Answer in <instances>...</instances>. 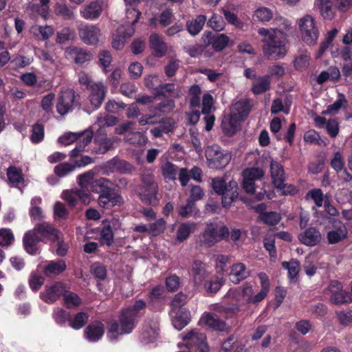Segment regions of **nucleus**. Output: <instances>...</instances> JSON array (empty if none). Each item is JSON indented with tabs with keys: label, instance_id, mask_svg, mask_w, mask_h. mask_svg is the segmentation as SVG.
I'll return each instance as SVG.
<instances>
[{
	"label": "nucleus",
	"instance_id": "1",
	"mask_svg": "<svg viewBox=\"0 0 352 352\" xmlns=\"http://www.w3.org/2000/svg\"><path fill=\"white\" fill-rule=\"evenodd\" d=\"M148 302L142 299L136 300L133 305L120 309L118 319L107 322V336L111 342H116L120 336L129 335L135 329L140 318L148 304L151 310H158L162 300L154 298H147Z\"/></svg>",
	"mask_w": 352,
	"mask_h": 352
},
{
	"label": "nucleus",
	"instance_id": "2",
	"mask_svg": "<svg viewBox=\"0 0 352 352\" xmlns=\"http://www.w3.org/2000/svg\"><path fill=\"white\" fill-rule=\"evenodd\" d=\"M273 23L276 25L274 28H259L258 33L263 36V52L269 59L277 60L283 58L286 53L285 45L287 43L286 34L284 30L290 28V23L284 17L275 16Z\"/></svg>",
	"mask_w": 352,
	"mask_h": 352
},
{
	"label": "nucleus",
	"instance_id": "3",
	"mask_svg": "<svg viewBox=\"0 0 352 352\" xmlns=\"http://www.w3.org/2000/svg\"><path fill=\"white\" fill-rule=\"evenodd\" d=\"M111 182L106 178L100 177L93 184V192L99 194L98 204L105 209L115 206H120L124 199L120 191L109 186Z\"/></svg>",
	"mask_w": 352,
	"mask_h": 352
},
{
	"label": "nucleus",
	"instance_id": "4",
	"mask_svg": "<svg viewBox=\"0 0 352 352\" xmlns=\"http://www.w3.org/2000/svg\"><path fill=\"white\" fill-rule=\"evenodd\" d=\"M212 186L214 192L222 196V206L228 208L239 198V188L236 182L230 180L228 183L222 177L212 179Z\"/></svg>",
	"mask_w": 352,
	"mask_h": 352
},
{
	"label": "nucleus",
	"instance_id": "5",
	"mask_svg": "<svg viewBox=\"0 0 352 352\" xmlns=\"http://www.w3.org/2000/svg\"><path fill=\"white\" fill-rule=\"evenodd\" d=\"M93 138L91 131H84L80 133L68 132L59 137L58 142L65 146L69 145L76 141H79L76 146L71 151L69 156L72 159L76 158L84 151Z\"/></svg>",
	"mask_w": 352,
	"mask_h": 352
},
{
	"label": "nucleus",
	"instance_id": "6",
	"mask_svg": "<svg viewBox=\"0 0 352 352\" xmlns=\"http://www.w3.org/2000/svg\"><path fill=\"white\" fill-rule=\"evenodd\" d=\"M80 95L73 89L61 90L56 105V111L60 115L64 116L75 108H80Z\"/></svg>",
	"mask_w": 352,
	"mask_h": 352
},
{
	"label": "nucleus",
	"instance_id": "7",
	"mask_svg": "<svg viewBox=\"0 0 352 352\" xmlns=\"http://www.w3.org/2000/svg\"><path fill=\"white\" fill-rule=\"evenodd\" d=\"M205 155L210 168L221 169L225 168L231 160V155L227 151H223L217 145L208 146Z\"/></svg>",
	"mask_w": 352,
	"mask_h": 352
},
{
	"label": "nucleus",
	"instance_id": "8",
	"mask_svg": "<svg viewBox=\"0 0 352 352\" xmlns=\"http://www.w3.org/2000/svg\"><path fill=\"white\" fill-rule=\"evenodd\" d=\"M183 340L190 352H208L206 336L197 329L191 330L182 334Z\"/></svg>",
	"mask_w": 352,
	"mask_h": 352
},
{
	"label": "nucleus",
	"instance_id": "9",
	"mask_svg": "<svg viewBox=\"0 0 352 352\" xmlns=\"http://www.w3.org/2000/svg\"><path fill=\"white\" fill-rule=\"evenodd\" d=\"M302 39L307 45H314L318 38L319 32L316 27L314 19L310 15H306L299 21Z\"/></svg>",
	"mask_w": 352,
	"mask_h": 352
},
{
	"label": "nucleus",
	"instance_id": "10",
	"mask_svg": "<svg viewBox=\"0 0 352 352\" xmlns=\"http://www.w3.org/2000/svg\"><path fill=\"white\" fill-rule=\"evenodd\" d=\"M229 235V230L226 226L218 229L213 224L208 225L202 234V243L206 247H211L222 239Z\"/></svg>",
	"mask_w": 352,
	"mask_h": 352
},
{
	"label": "nucleus",
	"instance_id": "11",
	"mask_svg": "<svg viewBox=\"0 0 352 352\" xmlns=\"http://www.w3.org/2000/svg\"><path fill=\"white\" fill-rule=\"evenodd\" d=\"M32 231L41 239L42 242L49 241L55 242L61 235V232L55 226L47 221L36 223L32 229Z\"/></svg>",
	"mask_w": 352,
	"mask_h": 352
},
{
	"label": "nucleus",
	"instance_id": "12",
	"mask_svg": "<svg viewBox=\"0 0 352 352\" xmlns=\"http://www.w3.org/2000/svg\"><path fill=\"white\" fill-rule=\"evenodd\" d=\"M342 288V284L338 280L331 281L329 290L331 294L329 300L332 304L339 305L352 301L350 293Z\"/></svg>",
	"mask_w": 352,
	"mask_h": 352
},
{
	"label": "nucleus",
	"instance_id": "13",
	"mask_svg": "<svg viewBox=\"0 0 352 352\" xmlns=\"http://www.w3.org/2000/svg\"><path fill=\"white\" fill-rule=\"evenodd\" d=\"M65 56L67 59L72 60L76 64L82 65L91 60L93 54L86 49L73 46L66 49Z\"/></svg>",
	"mask_w": 352,
	"mask_h": 352
},
{
	"label": "nucleus",
	"instance_id": "14",
	"mask_svg": "<svg viewBox=\"0 0 352 352\" xmlns=\"http://www.w3.org/2000/svg\"><path fill=\"white\" fill-rule=\"evenodd\" d=\"M88 89L90 91L89 96V102L94 109H97L103 102L107 92V89L102 82H96Z\"/></svg>",
	"mask_w": 352,
	"mask_h": 352
},
{
	"label": "nucleus",
	"instance_id": "15",
	"mask_svg": "<svg viewBox=\"0 0 352 352\" xmlns=\"http://www.w3.org/2000/svg\"><path fill=\"white\" fill-rule=\"evenodd\" d=\"M334 230L327 233V239L329 244L338 243L347 238L348 231L346 226L339 220H334L333 223Z\"/></svg>",
	"mask_w": 352,
	"mask_h": 352
},
{
	"label": "nucleus",
	"instance_id": "16",
	"mask_svg": "<svg viewBox=\"0 0 352 352\" xmlns=\"http://www.w3.org/2000/svg\"><path fill=\"white\" fill-rule=\"evenodd\" d=\"M204 42L207 45H211L215 52H221L228 45L229 37L225 34H213L211 32H206L204 34Z\"/></svg>",
	"mask_w": 352,
	"mask_h": 352
},
{
	"label": "nucleus",
	"instance_id": "17",
	"mask_svg": "<svg viewBox=\"0 0 352 352\" xmlns=\"http://www.w3.org/2000/svg\"><path fill=\"white\" fill-rule=\"evenodd\" d=\"M78 34L84 43L96 45L99 41L100 30L96 25H82L78 29Z\"/></svg>",
	"mask_w": 352,
	"mask_h": 352
},
{
	"label": "nucleus",
	"instance_id": "18",
	"mask_svg": "<svg viewBox=\"0 0 352 352\" xmlns=\"http://www.w3.org/2000/svg\"><path fill=\"white\" fill-rule=\"evenodd\" d=\"M191 276L195 286H201L209 278L206 264L200 260H195L191 266Z\"/></svg>",
	"mask_w": 352,
	"mask_h": 352
},
{
	"label": "nucleus",
	"instance_id": "19",
	"mask_svg": "<svg viewBox=\"0 0 352 352\" xmlns=\"http://www.w3.org/2000/svg\"><path fill=\"white\" fill-rule=\"evenodd\" d=\"M104 325L100 320L90 322L84 330V336L89 342L99 341L104 336Z\"/></svg>",
	"mask_w": 352,
	"mask_h": 352
},
{
	"label": "nucleus",
	"instance_id": "20",
	"mask_svg": "<svg viewBox=\"0 0 352 352\" xmlns=\"http://www.w3.org/2000/svg\"><path fill=\"white\" fill-rule=\"evenodd\" d=\"M139 198L144 205L157 206L160 199V196L158 195V185L141 187Z\"/></svg>",
	"mask_w": 352,
	"mask_h": 352
},
{
	"label": "nucleus",
	"instance_id": "21",
	"mask_svg": "<svg viewBox=\"0 0 352 352\" xmlns=\"http://www.w3.org/2000/svg\"><path fill=\"white\" fill-rule=\"evenodd\" d=\"M299 241L307 246L313 247L318 245L322 240L319 230L315 227H309L298 234Z\"/></svg>",
	"mask_w": 352,
	"mask_h": 352
},
{
	"label": "nucleus",
	"instance_id": "22",
	"mask_svg": "<svg viewBox=\"0 0 352 352\" xmlns=\"http://www.w3.org/2000/svg\"><path fill=\"white\" fill-rule=\"evenodd\" d=\"M241 122L240 119L237 118L234 113H230L225 115L221 124L223 134L228 137L234 135L240 126Z\"/></svg>",
	"mask_w": 352,
	"mask_h": 352
},
{
	"label": "nucleus",
	"instance_id": "23",
	"mask_svg": "<svg viewBox=\"0 0 352 352\" xmlns=\"http://www.w3.org/2000/svg\"><path fill=\"white\" fill-rule=\"evenodd\" d=\"M66 291L64 283L56 282L50 286H45V290L42 294L43 299L46 302H54L56 301L61 296H64Z\"/></svg>",
	"mask_w": 352,
	"mask_h": 352
},
{
	"label": "nucleus",
	"instance_id": "24",
	"mask_svg": "<svg viewBox=\"0 0 352 352\" xmlns=\"http://www.w3.org/2000/svg\"><path fill=\"white\" fill-rule=\"evenodd\" d=\"M258 278L261 282V291L253 296L250 298H247L246 301L248 303L258 304L263 301L267 296L270 289V283L268 276L265 272H260L258 274Z\"/></svg>",
	"mask_w": 352,
	"mask_h": 352
},
{
	"label": "nucleus",
	"instance_id": "25",
	"mask_svg": "<svg viewBox=\"0 0 352 352\" xmlns=\"http://www.w3.org/2000/svg\"><path fill=\"white\" fill-rule=\"evenodd\" d=\"M103 4V0L91 1L83 9L80 10V14L85 19L95 20L100 16L102 12Z\"/></svg>",
	"mask_w": 352,
	"mask_h": 352
},
{
	"label": "nucleus",
	"instance_id": "26",
	"mask_svg": "<svg viewBox=\"0 0 352 352\" xmlns=\"http://www.w3.org/2000/svg\"><path fill=\"white\" fill-rule=\"evenodd\" d=\"M270 171L272 183L276 189H281L285 186V173L283 166L278 162L272 160Z\"/></svg>",
	"mask_w": 352,
	"mask_h": 352
},
{
	"label": "nucleus",
	"instance_id": "27",
	"mask_svg": "<svg viewBox=\"0 0 352 352\" xmlns=\"http://www.w3.org/2000/svg\"><path fill=\"white\" fill-rule=\"evenodd\" d=\"M41 241V239L32 230L26 232L23 237V248L26 252L30 255H36L38 253L39 250L38 244Z\"/></svg>",
	"mask_w": 352,
	"mask_h": 352
},
{
	"label": "nucleus",
	"instance_id": "28",
	"mask_svg": "<svg viewBox=\"0 0 352 352\" xmlns=\"http://www.w3.org/2000/svg\"><path fill=\"white\" fill-rule=\"evenodd\" d=\"M149 45L153 54L158 58L163 57L167 52V45L157 33H152L149 37Z\"/></svg>",
	"mask_w": 352,
	"mask_h": 352
},
{
	"label": "nucleus",
	"instance_id": "29",
	"mask_svg": "<svg viewBox=\"0 0 352 352\" xmlns=\"http://www.w3.org/2000/svg\"><path fill=\"white\" fill-rule=\"evenodd\" d=\"M67 269L66 262L63 259L51 261L43 268V274L49 278L59 276Z\"/></svg>",
	"mask_w": 352,
	"mask_h": 352
},
{
	"label": "nucleus",
	"instance_id": "30",
	"mask_svg": "<svg viewBox=\"0 0 352 352\" xmlns=\"http://www.w3.org/2000/svg\"><path fill=\"white\" fill-rule=\"evenodd\" d=\"M107 166L111 172H118L122 174L131 173L134 170V166L129 162L113 157L107 162Z\"/></svg>",
	"mask_w": 352,
	"mask_h": 352
},
{
	"label": "nucleus",
	"instance_id": "31",
	"mask_svg": "<svg viewBox=\"0 0 352 352\" xmlns=\"http://www.w3.org/2000/svg\"><path fill=\"white\" fill-rule=\"evenodd\" d=\"M251 109L252 105L249 100H239L232 105L230 113H234L235 116L243 122L248 118Z\"/></svg>",
	"mask_w": 352,
	"mask_h": 352
},
{
	"label": "nucleus",
	"instance_id": "32",
	"mask_svg": "<svg viewBox=\"0 0 352 352\" xmlns=\"http://www.w3.org/2000/svg\"><path fill=\"white\" fill-rule=\"evenodd\" d=\"M249 276V271L247 270L245 265L242 263L234 264L229 274L230 280L234 284H239Z\"/></svg>",
	"mask_w": 352,
	"mask_h": 352
},
{
	"label": "nucleus",
	"instance_id": "33",
	"mask_svg": "<svg viewBox=\"0 0 352 352\" xmlns=\"http://www.w3.org/2000/svg\"><path fill=\"white\" fill-rule=\"evenodd\" d=\"M224 283L222 277L212 276H209L201 285L208 296H213L220 290Z\"/></svg>",
	"mask_w": 352,
	"mask_h": 352
},
{
	"label": "nucleus",
	"instance_id": "34",
	"mask_svg": "<svg viewBox=\"0 0 352 352\" xmlns=\"http://www.w3.org/2000/svg\"><path fill=\"white\" fill-rule=\"evenodd\" d=\"M201 320L207 327L215 331H223L226 326V323L214 313H205Z\"/></svg>",
	"mask_w": 352,
	"mask_h": 352
},
{
	"label": "nucleus",
	"instance_id": "35",
	"mask_svg": "<svg viewBox=\"0 0 352 352\" xmlns=\"http://www.w3.org/2000/svg\"><path fill=\"white\" fill-rule=\"evenodd\" d=\"M206 21V15L199 14L195 19L186 22V30L192 36H195L202 30Z\"/></svg>",
	"mask_w": 352,
	"mask_h": 352
},
{
	"label": "nucleus",
	"instance_id": "36",
	"mask_svg": "<svg viewBox=\"0 0 352 352\" xmlns=\"http://www.w3.org/2000/svg\"><path fill=\"white\" fill-rule=\"evenodd\" d=\"M316 5L324 19L331 20L333 18L335 8L331 0H316Z\"/></svg>",
	"mask_w": 352,
	"mask_h": 352
},
{
	"label": "nucleus",
	"instance_id": "37",
	"mask_svg": "<svg viewBox=\"0 0 352 352\" xmlns=\"http://www.w3.org/2000/svg\"><path fill=\"white\" fill-rule=\"evenodd\" d=\"M258 81L253 83L251 91L254 95H260L270 90L271 78L270 75H265L257 78Z\"/></svg>",
	"mask_w": 352,
	"mask_h": 352
},
{
	"label": "nucleus",
	"instance_id": "38",
	"mask_svg": "<svg viewBox=\"0 0 352 352\" xmlns=\"http://www.w3.org/2000/svg\"><path fill=\"white\" fill-rule=\"evenodd\" d=\"M190 321V312L186 309H179L173 320V324L175 329L182 330Z\"/></svg>",
	"mask_w": 352,
	"mask_h": 352
},
{
	"label": "nucleus",
	"instance_id": "39",
	"mask_svg": "<svg viewBox=\"0 0 352 352\" xmlns=\"http://www.w3.org/2000/svg\"><path fill=\"white\" fill-rule=\"evenodd\" d=\"M7 177L8 182L14 186H18L24 182L22 170L14 166H10L7 169Z\"/></svg>",
	"mask_w": 352,
	"mask_h": 352
},
{
	"label": "nucleus",
	"instance_id": "40",
	"mask_svg": "<svg viewBox=\"0 0 352 352\" xmlns=\"http://www.w3.org/2000/svg\"><path fill=\"white\" fill-rule=\"evenodd\" d=\"M177 212L181 217L188 218L196 216L199 212V210L197 208L196 204L187 199L185 205L178 207Z\"/></svg>",
	"mask_w": 352,
	"mask_h": 352
},
{
	"label": "nucleus",
	"instance_id": "41",
	"mask_svg": "<svg viewBox=\"0 0 352 352\" xmlns=\"http://www.w3.org/2000/svg\"><path fill=\"white\" fill-rule=\"evenodd\" d=\"M56 14L64 20H73L75 14L72 7L65 3H57L54 8Z\"/></svg>",
	"mask_w": 352,
	"mask_h": 352
},
{
	"label": "nucleus",
	"instance_id": "42",
	"mask_svg": "<svg viewBox=\"0 0 352 352\" xmlns=\"http://www.w3.org/2000/svg\"><path fill=\"white\" fill-rule=\"evenodd\" d=\"M252 17L254 21L265 23L274 18V14L270 8L261 7L254 11Z\"/></svg>",
	"mask_w": 352,
	"mask_h": 352
},
{
	"label": "nucleus",
	"instance_id": "43",
	"mask_svg": "<svg viewBox=\"0 0 352 352\" xmlns=\"http://www.w3.org/2000/svg\"><path fill=\"white\" fill-rule=\"evenodd\" d=\"M89 315L86 312L77 313L74 318L71 317L69 326L72 329L78 330L82 328L88 322Z\"/></svg>",
	"mask_w": 352,
	"mask_h": 352
},
{
	"label": "nucleus",
	"instance_id": "44",
	"mask_svg": "<svg viewBox=\"0 0 352 352\" xmlns=\"http://www.w3.org/2000/svg\"><path fill=\"white\" fill-rule=\"evenodd\" d=\"M98 57V65L102 68V71L107 74L109 71L108 68L113 60L111 52L107 50H102L99 52Z\"/></svg>",
	"mask_w": 352,
	"mask_h": 352
},
{
	"label": "nucleus",
	"instance_id": "45",
	"mask_svg": "<svg viewBox=\"0 0 352 352\" xmlns=\"http://www.w3.org/2000/svg\"><path fill=\"white\" fill-rule=\"evenodd\" d=\"M196 223L187 222L182 223L177 231V239L179 241H184L190 236V232L195 229Z\"/></svg>",
	"mask_w": 352,
	"mask_h": 352
},
{
	"label": "nucleus",
	"instance_id": "46",
	"mask_svg": "<svg viewBox=\"0 0 352 352\" xmlns=\"http://www.w3.org/2000/svg\"><path fill=\"white\" fill-rule=\"evenodd\" d=\"M75 36V30L71 28L65 27L57 32L56 42L59 44H64L69 41L73 40Z\"/></svg>",
	"mask_w": 352,
	"mask_h": 352
},
{
	"label": "nucleus",
	"instance_id": "47",
	"mask_svg": "<svg viewBox=\"0 0 352 352\" xmlns=\"http://www.w3.org/2000/svg\"><path fill=\"white\" fill-rule=\"evenodd\" d=\"M175 85L173 83L160 84L153 91L157 98L173 96L175 92Z\"/></svg>",
	"mask_w": 352,
	"mask_h": 352
},
{
	"label": "nucleus",
	"instance_id": "48",
	"mask_svg": "<svg viewBox=\"0 0 352 352\" xmlns=\"http://www.w3.org/2000/svg\"><path fill=\"white\" fill-rule=\"evenodd\" d=\"M100 242L101 245H106L108 247L111 246L112 244L113 243L114 234L111 225H105L102 228L100 231Z\"/></svg>",
	"mask_w": 352,
	"mask_h": 352
},
{
	"label": "nucleus",
	"instance_id": "49",
	"mask_svg": "<svg viewBox=\"0 0 352 352\" xmlns=\"http://www.w3.org/2000/svg\"><path fill=\"white\" fill-rule=\"evenodd\" d=\"M63 300L68 309L78 307L82 303V300L78 294L67 289L64 294Z\"/></svg>",
	"mask_w": 352,
	"mask_h": 352
},
{
	"label": "nucleus",
	"instance_id": "50",
	"mask_svg": "<svg viewBox=\"0 0 352 352\" xmlns=\"http://www.w3.org/2000/svg\"><path fill=\"white\" fill-rule=\"evenodd\" d=\"M53 318L55 322L61 327H65L71 319V314L62 308H57L53 313Z\"/></svg>",
	"mask_w": 352,
	"mask_h": 352
},
{
	"label": "nucleus",
	"instance_id": "51",
	"mask_svg": "<svg viewBox=\"0 0 352 352\" xmlns=\"http://www.w3.org/2000/svg\"><path fill=\"white\" fill-rule=\"evenodd\" d=\"M98 179H94V173L88 171L83 174L79 175L78 177V183L82 188L90 189L93 192V184Z\"/></svg>",
	"mask_w": 352,
	"mask_h": 352
},
{
	"label": "nucleus",
	"instance_id": "52",
	"mask_svg": "<svg viewBox=\"0 0 352 352\" xmlns=\"http://www.w3.org/2000/svg\"><path fill=\"white\" fill-rule=\"evenodd\" d=\"M45 136L44 126L40 123H36L32 126V133L30 135V140L33 144H38L41 142Z\"/></svg>",
	"mask_w": 352,
	"mask_h": 352
},
{
	"label": "nucleus",
	"instance_id": "53",
	"mask_svg": "<svg viewBox=\"0 0 352 352\" xmlns=\"http://www.w3.org/2000/svg\"><path fill=\"white\" fill-rule=\"evenodd\" d=\"M166 227V221L163 218H160L148 224V234L154 236H158L164 232Z\"/></svg>",
	"mask_w": 352,
	"mask_h": 352
},
{
	"label": "nucleus",
	"instance_id": "54",
	"mask_svg": "<svg viewBox=\"0 0 352 352\" xmlns=\"http://www.w3.org/2000/svg\"><path fill=\"white\" fill-rule=\"evenodd\" d=\"M201 89L199 85L195 84L189 88V95L190 96L189 104L191 108L198 107L200 105V96Z\"/></svg>",
	"mask_w": 352,
	"mask_h": 352
},
{
	"label": "nucleus",
	"instance_id": "55",
	"mask_svg": "<svg viewBox=\"0 0 352 352\" xmlns=\"http://www.w3.org/2000/svg\"><path fill=\"white\" fill-rule=\"evenodd\" d=\"M126 140L131 144L143 146L146 144L148 139L141 132H130L126 136Z\"/></svg>",
	"mask_w": 352,
	"mask_h": 352
},
{
	"label": "nucleus",
	"instance_id": "56",
	"mask_svg": "<svg viewBox=\"0 0 352 352\" xmlns=\"http://www.w3.org/2000/svg\"><path fill=\"white\" fill-rule=\"evenodd\" d=\"M207 25L216 32H220L224 29L226 23L221 15L214 13L207 21Z\"/></svg>",
	"mask_w": 352,
	"mask_h": 352
},
{
	"label": "nucleus",
	"instance_id": "57",
	"mask_svg": "<svg viewBox=\"0 0 352 352\" xmlns=\"http://www.w3.org/2000/svg\"><path fill=\"white\" fill-rule=\"evenodd\" d=\"M282 267L288 270L289 276L292 278L298 276L300 270V262L297 259L292 258L290 261H283Z\"/></svg>",
	"mask_w": 352,
	"mask_h": 352
},
{
	"label": "nucleus",
	"instance_id": "58",
	"mask_svg": "<svg viewBox=\"0 0 352 352\" xmlns=\"http://www.w3.org/2000/svg\"><path fill=\"white\" fill-rule=\"evenodd\" d=\"M91 272L94 277L100 281L104 280L107 278V268L100 263H94L91 265Z\"/></svg>",
	"mask_w": 352,
	"mask_h": 352
},
{
	"label": "nucleus",
	"instance_id": "59",
	"mask_svg": "<svg viewBox=\"0 0 352 352\" xmlns=\"http://www.w3.org/2000/svg\"><path fill=\"white\" fill-rule=\"evenodd\" d=\"M76 166L67 162L60 163L54 167L55 175L58 177H63L74 171Z\"/></svg>",
	"mask_w": 352,
	"mask_h": 352
},
{
	"label": "nucleus",
	"instance_id": "60",
	"mask_svg": "<svg viewBox=\"0 0 352 352\" xmlns=\"http://www.w3.org/2000/svg\"><path fill=\"white\" fill-rule=\"evenodd\" d=\"M347 100L344 94H340L338 98L331 104L329 105L324 112L327 114L336 113L344 104L347 105Z\"/></svg>",
	"mask_w": 352,
	"mask_h": 352
},
{
	"label": "nucleus",
	"instance_id": "61",
	"mask_svg": "<svg viewBox=\"0 0 352 352\" xmlns=\"http://www.w3.org/2000/svg\"><path fill=\"white\" fill-rule=\"evenodd\" d=\"M260 219L268 226H276L280 222L281 216L277 212L270 211L263 213Z\"/></svg>",
	"mask_w": 352,
	"mask_h": 352
},
{
	"label": "nucleus",
	"instance_id": "62",
	"mask_svg": "<svg viewBox=\"0 0 352 352\" xmlns=\"http://www.w3.org/2000/svg\"><path fill=\"white\" fill-rule=\"evenodd\" d=\"M180 284V278L175 274L168 275L165 279V286L169 292L177 291L179 288Z\"/></svg>",
	"mask_w": 352,
	"mask_h": 352
},
{
	"label": "nucleus",
	"instance_id": "63",
	"mask_svg": "<svg viewBox=\"0 0 352 352\" xmlns=\"http://www.w3.org/2000/svg\"><path fill=\"white\" fill-rule=\"evenodd\" d=\"M222 13L228 23L234 25V27H236V28H239V29H241L243 27V25H244L243 22L241 21L238 18L236 14H234V12H232L227 9L222 8Z\"/></svg>",
	"mask_w": 352,
	"mask_h": 352
},
{
	"label": "nucleus",
	"instance_id": "64",
	"mask_svg": "<svg viewBox=\"0 0 352 352\" xmlns=\"http://www.w3.org/2000/svg\"><path fill=\"white\" fill-rule=\"evenodd\" d=\"M162 173L165 178L175 180L177 175L178 167L175 164L167 162L162 168Z\"/></svg>",
	"mask_w": 352,
	"mask_h": 352
}]
</instances>
